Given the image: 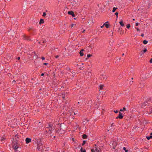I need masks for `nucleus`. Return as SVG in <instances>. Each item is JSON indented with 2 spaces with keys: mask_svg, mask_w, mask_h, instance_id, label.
I'll return each mask as SVG.
<instances>
[{
  "mask_svg": "<svg viewBox=\"0 0 152 152\" xmlns=\"http://www.w3.org/2000/svg\"><path fill=\"white\" fill-rule=\"evenodd\" d=\"M37 149L39 151H43L45 147L41 142H37Z\"/></svg>",
  "mask_w": 152,
  "mask_h": 152,
  "instance_id": "1",
  "label": "nucleus"
},
{
  "mask_svg": "<svg viewBox=\"0 0 152 152\" xmlns=\"http://www.w3.org/2000/svg\"><path fill=\"white\" fill-rule=\"evenodd\" d=\"M91 152H102L101 149L99 147L96 146V144L91 149Z\"/></svg>",
  "mask_w": 152,
  "mask_h": 152,
  "instance_id": "2",
  "label": "nucleus"
},
{
  "mask_svg": "<svg viewBox=\"0 0 152 152\" xmlns=\"http://www.w3.org/2000/svg\"><path fill=\"white\" fill-rule=\"evenodd\" d=\"M46 132L48 133V134H50L52 133L53 130L50 126L49 125L48 126L46 127L45 128Z\"/></svg>",
  "mask_w": 152,
  "mask_h": 152,
  "instance_id": "3",
  "label": "nucleus"
},
{
  "mask_svg": "<svg viewBox=\"0 0 152 152\" xmlns=\"http://www.w3.org/2000/svg\"><path fill=\"white\" fill-rule=\"evenodd\" d=\"M101 78L104 80H106L107 78V75L105 74H102L101 75Z\"/></svg>",
  "mask_w": 152,
  "mask_h": 152,
  "instance_id": "4",
  "label": "nucleus"
},
{
  "mask_svg": "<svg viewBox=\"0 0 152 152\" xmlns=\"http://www.w3.org/2000/svg\"><path fill=\"white\" fill-rule=\"evenodd\" d=\"M12 147L14 150L16 151H17V149L19 148V147L17 145V143L13 144L12 145Z\"/></svg>",
  "mask_w": 152,
  "mask_h": 152,
  "instance_id": "5",
  "label": "nucleus"
},
{
  "mask_svg": "<svg viewBox=\"0 0 152 152\" xmlns=\"http://www.w3.org/2000/svg\"><path fill=\"white\" fill-rule=\"evenodd\" d=\"M123 116L122 115L121 113L119 112V114L118 115L116 118V119H118V118L122 119L123 118Z\"/></svg>",
  "mask_w": 152,
  "mask_h": 152,
  "instance_id": "6",
  "label": "nucleus"
},
{
  "mask_svg": "<svg viewBox=\"0 0 152 152\" xmlns=\"http://www.w3.org/2000/svg\"><path fill=\"white\" fill-rule=\"evenodd\" d=\"M147 51V49L146 48H145L143 50H142L141 51L140 53V56H142L143 54L144 53L146 52Z\"/></svg>",
  "mask_w": 152,
  "mask_h": 152,
  "instance_id": "7",
  "label": "nucleus"
},
{
  "mask_svg": "<svg viewBox=\"0 0 152 152\" xmlns=\"http://www.w3.org/2000/svg\"><path fill=\"white\" fill-rule=\"evenodd\" d=\"M25 141L26 144H28L31 142V139L28 138H26V139Z\"/></svg>",
  "mask_w": 152,
  "mask_h": 152,
  "instance_id": "8",
  "label": "nucleus"
},
{
  "mask_svg": "<svg viewBox=\"0 0 152 152\" xmlns=\"http://www.w3.org/2000/svg\"><path fill=\"white\" fill-rule=\"evenodd\" d=\"M68 13L69 15H72V16H73V17H74L75 16V15H74V12L72 11H68Z\"/></svg>",
  "mask_w": 152,
  "mask_h": 152,
  "instance_id": "9",
  "label": "nucleus"
},
{
  "mask_svg": "<svg viewBox=\"0 0 152 152\" xmlns=\"http://www.w3.org/2000/svg\"><path fill=\"white\" fill-rule=\"evenodd\" d=\"M23 38L24 39L28 40L29 39H30V38L28 36H27L26 35H25V34H24L23 36Z\"/></svg>",
  "mask_w": 152,
  "mask_h": 152,
  "instance_id": "10",
  "label": "nucleus"
},
{
  "mask_svg": "<svg viewBox=\"0 0 152 152\" xmlns=\"http://www.w3.org/2000/svg\"><path fill=\"white\" fill-rule=\"evenodd\" d=\"M84 51L83 49H82V50L80 51L79 52V54H80V56H82L84 55V53H83V51Z\"/></svg>",
  "mask_w": 152,
  "mask_h": 152,
  "instance_id": "11",
  "label": "nucleus"
},
{
  "mask_svg": "<svg viewBox=\"0 0 152 152\" xmlns=\"http://www.w3.org/2000/svg\"><path fill=\"white\" fill-rule=\"evenodd\" d=\"M104 86L103 85L100 84L99 86V89L100 90H102Z\"/></svg>",
  "mask_w": 152,
  "mask_h": 152,
  "instance_id": "12",
  "label": "nucleus"
},
{
  "mask_svg": "<svg viewBox=\"0 0 152 152\" xmlns=\"http://www.w3.org/2000/svg\"><path fill=\"white\" fill-rule=\"evenodd\" d=\"M6 139V138L4 137H2L1 138L0 141L3 142H4V141Z\"/></svg>",
  "mask_w": 152,
  "mask_h": 152,
  "instance_id": "13",
  "label": "nucleus"
},
{
  "mask_svg": "<svg viewBox=\"0 0 152 152\" xmlns=\"http://www.w3.org/2000/svg\"><path fill=\"white\" fill-rule=\"evenodd\" d=\"M44 20L43 19H41L40 20L39 22V24H42L43 23H44Z\"/></svg>",
  "mask_w": 152,
  "mask_h": 152,
  "instance_id": "14",
  "label": "nucleus"
},
{
  "mask_svg": "<svg viewBox=\"0 0 152 152\" xmlns=\"http://www.w3.org/2000/svg\"><path fill=\"white\" fill-rule=\"evenodd\" d=\"M119 23L120 25H121V26H124V24L123 23V21L122 20H121L120 22H119Z\"/></svg>",
  "mask_w": 152,
  "mask_h": 152,
  "instance_id": "15",
  "label": "nucleus"
},
{
  "mask_svg": "<svg viewBox=\"0 0 152 152\" xmlns=\"http://www.w3.org/2000/svg\"><path fill=\"white\" fill-rule=\"evenodd\" d=\"M62 98L64 100L65 99H65V98L66 97V95L65 94H62Z\"/></svg>",
  "mask_w": 152,
  "mask_h": 152,
  "instance_id": "16",
  "label": "nucleus"
},
{
  "mask_svg": "<svg viewBox=\"0 0 152 152\" xmlns=\"http://www.w3.org/2000/svg\"><path fill=\"white\" fill-rule=\"evenodd\" d=\"M108 22H106L104 23V26L106 27L107 28H109V25L107 24H106V23H107Z\"/></svg>",
  "mask_w": 152,
  "mask_h": 152,
  "instance_id": "17",
  "label": "nucleus"
},
{
  "mask_svg": "<svg viewBox=\"0 0 152 152\" xmlns=\"http://www.w3.org/2000/svg\"><path fill=\"white\" fill-rule=\"evenodd\" d=\"M117 9H118L117 7H113V10H112V12H115L116 10Z\"/></svg>",
  "mask_w": 152,
  "mask_h": 152,
  "instance_id": "18",
  "label": "nucleus"
},
{
  "mask_svg": "<svg viewBox=\"0 0 152 152\" xmlns=\"http://www.w3.org/2000/svg\"><path fill=\"white\" fill-rule=\"evenodd\" d=\"M19 135L18 134H16L15 135V137L16 140H18L19 138Z\"/></svg>",
  "mask_w": 152,
  "mask_h": 152,
  "instance_id": "19",
  "label": "nucleus"
},
{
  "mask_svg": "<svg viewBox=\"0 0 152 152\" xmlns=\"http://www.w3.org/2000/svg\"><path fill=\"white\" fill-rule=\"evenodd\" d=\"M87 136L86 134H84L82 135V138L83 139H86L87 138Z\"/></svg>",
  "mask_w": 152,
  "mask_h": 152,
  "instance_id": "20",
  "label": "nucleus"
},
{
  "mask_svg": "<svg viewBox=\"0 0 152 152\" xmlns=\"http://www.w3.org/2000/svg\"><path fill=\"white\" fill-rule=\"evenodd\" d=\"M126 110V108L125 107H123V108L122 109H121L120 110V111H121V112H122V111H125Z\"/></svg>",
  "mask_w": 152,
  "mask_h": 152,
  "instance_id": "21",
  "label": "nucleus"
},
{
  "mask_svg": "<svg viewBox=\"0 0 152 152\" xmlns=\"http://www.w3.org/2000/svg\"><path fill=\"white\" fill-rule=\"evenodd\" d=\"M146 138L148 140H149L151 138H152V136H146Z\"/></svg>",
  "mask_w": 152,
  "mask_h": 152,
  "instance_id": "22",
  "label": "nucleus"
},
{
  "mask_svg": "<svg viewBox=\"0 0 152 152\" xmlns=\"http://www.w3.org/2000/svg\"><path fill=\"white\" fill-rule=\"evenodd\" d=\"M81 152H86V150H83L82 148H81L80 149Z\"/></svg>",
  "mask_w": 152,
  "mask_h": 152,
  "instance_id": "23",
  "label": "nucleus"
},
{
  "mask_svg": "<svg viewBox=\"0 0 152 152\" xmlns=\"http://www.w3.org/2000/svg\"><path fill=\"white\" fill-rule=\"evenodd\" d=\"M148 42V41L146 40H144L143 42V43L144 44H146Z\"/></svg>",
  "mask_w": 152,
  "mask_h": 152,
  "instance_id": "24",
  "label": "nucleus"
},
{
  "mask_svg": "<svg viewBox=\"0 0 152 152\" xmlns=\"http://www.w3.org/2000/svg\"><path fill=\"white\" fill-rule=\"evenodd\" d=\"M130 27V24H128L126 25V28H129Z\"/></svg>",
  "mask_w": 152,
  "mask_h": 152,
  "instance_id": "25",
  "label": "nucleus"
},
{
  "mask_svg": "<svg viewBox=\"0 0 152 152\" xmlns=\"http://www.w3.org/2000/svg\"><path fill=\"white\" fill-rule=\"evenodd\" d=\"M92 56V55H91V54H88L87 55V56L88 58H89L91 57V56Z\"/></svg>",
  "mask_w": 152,
  "mask_h": 152,
  "instance_id": "26",
  "label": "nucleus"
},
{
  "mask_svg": "<svg viewBox=\"0 0 152 152\" xmlns=\"http://www.w3.org/2000/svg\"><path fill=\"white\" fill-rule=\"evenodd\" d=\"M86 141H85V140H84L83 141V143L82 144V145H84L86 143Z\"/></svg>",
  "mask_w": 152,
  "mask_h": 152,
  "instance_id": "27",
  "label": "nucleus"
},
{
  "mask_svg": "<svg viewBox=\"0 0 152 152\" xmlns=\"http://www.w3.org/2000/svg\"><path fill=\"white\" fill-rule=\"evenodd\" d=\"M118 12H116L115 14V15H116L117 18L118 17Z\"/></svg>",
  "mask_w": 152,
  "mask_h": 152,
  "instance_id": "28",
  "label": "nucleus"
},
{
  "mask_svg": "<svg viewBox=\"0 0 152 152\" xmlns=\"http://www.w3.org/2000/svg\"><path fill=\"white\" fill-rule=\"evenodd\" d=\"M46 15V13L45 12H43V14L42 16H45Z\"/></svg>",
  "mask_w": 152,
  "mask_h": 152,
  "instance_id": "29",
  "label": "nucleus"
},
{
  "mask_svg": "<svg viewBox=\"0 0 152 152\" xmlns=\"http://www.w3.org/2000/svg\"><path fill=\"white\" fill-rule=\"evenodd\" d=\"M114 112L116 113H117L118 112V111L117 110H114Z\"/></svg>",
  "mask_w": 152,
  "mask_h": 152,
  "instance_id": "30",
  "label": "nucleus"
},
{
  "mask_svg": "<svg viewBox=\"0 0 152 152\" xmlns=\"http://www.w3.org/2000/svg\"><path fill=\"white\" fill-rule=\"evenodd\" d=\"M123 149L125 151H126L127 150H126V148H125V147H124L123 148Z\"/></svg>",
  "mask_w": 152,
  "mask_h": 152,
  "instance_id": "31",
  "label": "nucleus"
},
{
  "mask_svg": "<svg viewBox=\"0 0 152 152\" xmlns=\"http://www.w3.org/2000/svg\"><path fill=\"white\" fill-rule=\"evenodd\" d=\"M114 126V123H112L111 124V127H113Z\"/></svg>",
  "mask_w": 152,
  "mask_h": 152,
  "instance_id": "32",
  "label": "nucleus"
},
{
  "mask_svg": "<svg viewBox=\"0 0 152 152\" xmlns=\"http://www.w3.org/2000/svg\"><path fill=\"white\" fill-rule=\"evenodd\" d=\"M74 24H72L71 26V28L72 27L74 26Z\"/></svg>",
  "mask_w": 152,
  "mask_h": 152,
  "instance_id": "33",
  "label": "nucleus"
},
{
  "mask_svg": "<svg viewBox=\"0 0 152 152\" xmlns=\"http://www.w3.org/2000/svg\"><path fill=\"white\" fill-rule=\"evenodd\" d=\"M74 115H77L78 116L79 115L78 114H77V113H74Z\"/></svg>",
  "mask_w": 152,
  "mask_h": 152,
  "instance_id": "34",
  "label": "nucleus"
},
{
  "mask_svg": "<svg viewBox=\"0 0 152 152\" xmlns=\"http://www.w3.org/2000/svg\"><path fill=\"white\" fill-rule=\"evenodd\" d=\"M41 58L43 60H44L45 59V58L43 57H42Z\"/></svg>",
  "mask_w": 152,
  "mask_h": 152,
  "instance_id": "35",
  "label": "nucleus"
},
{
  "mask_svg": "<svg viewBox=\"0 0 152 152\" xmlns=\"http://www.w3.org/2000/svg\"><path fill=\"white\" fill-rule=\"evenodd\" d=\"M150 62L151 63H152V58L150 59Z\"/></svg>",
  "mask_w": 152,
  "mask_h": 152,
  "instance_id": "36",
  "label": "nucleus"
},
{
  "mask_svg": "<svg viewBox=\"0 0 152 152\" xmlns=\"http://www.w3.org/2000/svg\"><path fill=\"white\" fill-rule=\"evenodd\" d=\"M104 26V24L103 25L101 26V28H103V27Z\"/></svg>",
  "mask_w": 152,
  "mask_h": 152,
  "instance_id": "37",
  "label": "nucleus"
},
{
  "mask_svg": "<svg viewBox=\"0 0 152 152\" xmlns=\"http://www.w3.org/2000/svg\"><path fill=\"white\" fill-rule=\"evenodd\" d=\"M59 57V56L58 55H57L55 57L56 58H58Z\"/></svg>",
  "mask_w": 152,
  "mask_h": 152,
  "instance_id": "38",
  "label": "nucleus"
},
{
  "mask_svg": "<svg viewBox=\"0 0 152 152\" xmlns=\"http://www.w3.org/2000/svg\"><path fill=\"white\" fill-rule=\"evenodd\" d=\"M135 25L136 26H138L139 25V23H136Z\"/></svg>",
  "mask_w": 152,
  "mask_h": 152,
  "instance_id": "39",
  "label": "nucleus"
},
{
  "mask_svg": "<svg viewBox=\"0 0 152 152\" xmlns=\"http://www.w3.org/2000/svg\"><path fill=\"white\" fill-rule=\"evenodd\" d=\"M44 65H47L48 64L47 63H45L43 64Z\"/></svg>",
  "mask_w": 152,
  "mask_h": 152,
  "instance_id": "40",
  "label": "nucleus"
},
{
  "mask_svg": "<svg viewBox=\"0 0 152 152\" xmlns=\"http://www.w3.org/2000/svg\"><path fill=\"white\" fill-rule=\"evenodd\" d=\"M136 29L137 31H140V29L138 28H136Z\"/></svg>",
  "mask_w": 152,
  "mask_h": 152,
  "instance_id": "41",
  "label": "nucleus"
},
{
  "mask_svg": "<svg viewBox=\"0 0 152 152\" xmlns=\"http://www.w3.org/2000/svg\"><path fill=\"white\" fill-rule=\"evenodd\" d=\"M44 75V73H42V74H41V76H43Z\"/></svg>",
  "mask_w": 152,
  "mask_h": 152,
  "instance_id": "42",
  "label": "nucleus"
},
{
  "mask_svg": "<svg viewBox=\"0 0 152 152\" xmlns=\"http://www.w3.org/2000/svg\"><path fill=\"white\" fill-rule=\"evenodd\" d=\"M15 80H14L12 81V83H15Z\"/></svg>",
  "mask_w": 152,
  "mask_h": 152,
  "instance_id": "43",
  "label": "nucleus"
},
{
  "mask_svg": "<svg viewBox=\"0 0 152 152\" xmlns=\"http://www.w3.org/2000/svg\"><path fill=\"white\" fill-rule=\"evenodd\" d=\"M85 31V30H84L83 31H82V33H83Z\"/></svg>",
  "mask_w": 152,
  "mask_h": 152,
  "instance_id": "44",
  "label": "nucleus"
},
{
  "mask_svg": "<svg viewBox=\"0 0 152 152\" xmlns=\"http://www.w3.org/2000/svg\"><path fill=\"white\" fill-rule=\"evenodd\" d=\"M20 57H18V60H19V59H20Z\"/></svg>",
  "mask_w": 152,
  "mask_h": 152,
  "instance_id": "45",
  "label": "nucleus"
},
{
  "mask_svg": "<svg viewBox=\"0 0 152 152\" xmlns=\"http://www.w3.org/2000/svg\"><path fill=\"white\" fill-rule=\"evenodd\" d=\"M141 36H142V37H143L144 36V34H141Z\"/></svg>",
  "mask_w": 152,
  "mask_h": 152,
  "instance_id": "46",
  "label": "nucleus"
},
{
  "mask_svg": "<svg viewBox=\"0 0 152 152\" xmlns=\"http://www.w3.org/2000/svg\"><path fill=\"white\" fill-rule=\"evenodd\" d=\"M128 150H127L126 151H125V152H128Z\"/></svg>",
  "mask_w": 152,
  "mask_h": 152,
  "instance_id": "47",
  "label": "nucleus"
},
{
  "mask_svg": "<svg viewBox=\"0 0 152 152\" xmlns=\"http://www.w3.org/2000/svg\"><path fill=\"white\" fill-rule=\"evenodd\" d=\"M150 134L151 135H152V132H151V133Z\"/></svg>",
  "mask_w": 152,
  "mask_h": 152,
  "instance_id": "48",
  "label": "nucleus"
},
{
  "mask_svg": "<svg viewBox=\"0 0 152 152\" xmlns=\"http://www.w3.org/2000/svg\"><path fill=\"white\" fill-rule=\"evenodd\" d=\"M124 55V53H123V54H122V55Z\"/></svg>",
  "mask_w": 152,
  "mask_h": 152,
  "instance_id": "49",
  "label": "nucleus"
},
{
  "mask_svg": "<svg viewBox=\"0 0 152 152\" xmlns=\"http://www.w3.org/2000/svg\"><path fill=\"white\" fill-rule=\"evenodd\" d=\"M132 79H133V77H132Z\"/></svg>",
  "mask_w": 152,
  "mask_h": 152,
  "instance_id": "50",
  "label": "nucleus"
},
{
  "mask_svg": "<svg viewBox=\"0 0 152 152\" xmlns=\"http://www.w3.org/2000/svg\"><path fill=\"white\" fill-rule=\"evenodd\" d=\"M82 65H83V63H82Z\"/></svg>",
  "mask_w": 152,
  "mask_h": 152,
  "instance_id": "51",
  "label": "nucleus"
}]
</instances>
